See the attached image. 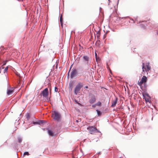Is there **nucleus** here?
Segmentation results:
<instances>
[{
	"label": "nucleus",
	"instance_id": "f257e3e1",
	"mask_svg": "<svg viewBox=\"0 0 158 158\" xmlns=\"http://www.w3.org/2000/svg\"><path fill=\"white\" fill-rule=\"evenodd\" d=\"M89 57L87 56H84L82 58V64L86 67L87 69H89Z\"/></svg>",
	"mask_w": 158,
	"mask_h": 158
},
{
	"label": "nucleus",
	"instance_id": "f03ea898",
	"mask_svg": "<svg viewBox=\"0 0 158 158\" xmlns=\"http://www.w3.org/2000/svg\"><path fill=\"white\" fill-rule=\"evenodd\" d=\"M89 132L91 134H94L95 133L98 132L100 133V131H98L95 126H89L87 128Z\"/></svg>",
	"mask_w": 158,
	"mask_h": 158
},
{
	"label": "nucleus",
	"instance_id": "7ed1b4c3",
	"mask_svg": "<svg viewBox=\"0 0 158 158\" xmlns=\"http://www.w3.org/2000/svg\"><path fill=\"white\" fill-rule=\"evenodd\" d=\"M143 72L145 73V72H148L151 69V66L149 65V63L148 62L146 64V65L144 63H143L142 68Z\"/></svg>",
	"mask_w": 158,
	"mask_h": 158
},
{
	"label": "nucleus",
	"instance_id": "20e7f679",
	"mask_svg": "<svg viewBox=\"0 0 158 158\" xmlns=\"http://www.w3.org/2000/svg\"><path fill=\"white\" fill-rule=\"evenodd\" d=\"M52 116L53 119L55 120L58 121L60 120V114L57 112L54 111L52 114Z\"/></svg>",
	"mask_w": 158,
	"mask_h": 158
},
{
	"label": "nucleus",
	"instance_id": "39448f33",
	"mask_svg": "<svg viewBox=\"0 0 158 158\" xmlns=\"http://www.w3.org/2000/svg\"><path fill=\"white\" fill-rule=\"evenodd\" d=\"M83 86V85L82 83L79 82L78 83V84L76 86L74 90V92L75 94L77 95L78 94Z\"/></svg>",
	"mask_w": 158,
	"mask_h": 158
},
{
	"label": "nucleus",
	"instance_id": "423d86ee",
	"mask_svg": "<svg viewBox=\"0 0 158 158\" xmlns=\"http://www.w3.org/2000/svg\"><path fill=\"white\" fill-rule=\"evenodd\" d=\"M40 95L43 96V97L47 98L48 95V89L47 88L44 89L40 93Z\"/></svg>",
	"mask_w": 158,
	"mask_h": 158
},
{
	"label": "nucleus",
	"instance_id": "0eeeda50",
	"mask_svg": "<svg viewBox=\"0 0 158 158\" xmlns=\"http://www.w3.org/2000/svg\"><path fill=\"white\" fill-rule=\"evenodd\" d=\"M147 80V77L145 76H143L141 79V80L139 82L138 81V84L139 86H141L143 83L146 82Z\"/></svg>",
	"mask_w": 158,
	"mask_h": 158
},
{
	"label": "nucleus",
	"instance_id": "6e6552de",
	"mask_svg": "<svg viewBox=\"0 0 158 158\" xmlns=\"http://www.w3.org/2000/svg\"><path fill=\"white\" fill-rule=\"evenodd\" d=\"M14 88H12L10 89H8L7 92V94L8 95H11L14 92Z\"/></svg>",
	"mask_w": 158,
	"mask_h": 158
},
{
	"label": "nucleus",
	"instance_id": "1a4fd4ad",
	"mask_svg": "<svg viewBox=\"0 0 158 158\" xmlns=\"http://www.w3.org/2000/svg\"><path fill=\"white\" fill-rule=\"evenodd\" d=\"M96 101V98L94 96H93L89 101V102L91 104L94 103Z\"/></svg>",
	"mask_w": 158,
	"mask_h": 158
},
{
	"label": "nucleus",
	"instance_id": "9d476101",
	"mask_svg": "<svg viewBox=\"0 0 158 158\" xmlns=\"http://www.w3.org/2000/svg\"><path fill=\"white\" fill-rule=\"evenodd\" d=\"M146 95L148 97H145L144 95V94H143V96L144 97L143 98L145 99L146 102H150L149 100L150 99V97L149 96V95L148 94H146Z\"/></svg>",
	"mask_w": 158,
	"mask_h": 158
},
{
	"label": "nucleus",
	"instance_id": "9b49d317",
	"mask_svg": "<svg viewBox=\"0 0 158 158\" xmlns=\"http://www.w3.org/2000/svg\"><path fill=\"white\" fill-rule=\"evenodd\" d=\"M77 71L76 69L73 70L71 72V77H74L77 74Z\"/></svg>",
	"mask_w": 158,
	"mask_h": 158
},
{
	"label": "nucleus",
	"instance_id": "f8f14e48",
	"mask_svg": "<svg viewBox=\"0 0 158 158\" xmlns=\"http://www.w3.org/2000/svg\"><path fill=\"white\" fill-rule=\"evenodd\" d=\"M118 101V98H116L115 100L114 101H113L111 105V107H114L117 103Z\"/></svg>",
	"mask_w": 158,
	"mask_h": 158
},
{
	"label": "nucleus",
	"instance_id": "ddd939ff",
	"mask_svg": "<svg viewBox=\"0 0 158 158\" xmlns=\"http://www.w3.org/2000/svg\"><path fill=\"white\" fill-rule=\"evenodd\" d=\"M60 23L61 25L62 26H63V18H62V15H61L60 17Z\"/></svg>",
	"mask_w": 158,
	"mask_h": 158
},
{
	"label": "nucleus",
	"instance_id": "4468645a",
	"mask_svg": "<svg viewBox=\"0 0 158 158\" xmlns=\"http://www.w3.org/2000/svg\"><path fill=\"white\" fill-rule=\"evenodd\" d=\"M48 133L49 135L51 136H53V134L52 131L51 130H49L48 131Z\"/></svg>",
	"mask_w": 158,
	"mask_h": 158
},
{
	"label": "nucleus",
	"instance_id": "2eb2a0df",
	"mask_svg": "<svg viewBox=\"0 0 158 158\" xmlns=\"http://www.w3.org/2000/svg\"><path fill=\"white\" fill-rule=\"evenodd\" d=\"M73 83H70L69 84V89H71V90H72V88L73 87Z\"/></svg>",
	"mask_w": 158,
	"mask_h": 158
},
{
	"label": "nucleus",
	"instance_id": "dca6fc26",
	"mask_svg": "<svg viewBox=\"0 0 158 158\" xmlns=\"http://www.w3.org/2000/svg\"><path fill=\"white\" fill-rule=\"evenodd\" d=\"M22 139L20 137H19L18 138V141L19 143H20L22 142Z\"/></svg>",
	"mask_w": 158,
	"mask_h": 158
},
{
	"label": "nucleus",
	"instance_id": "f3484780",
	"mask_svg": "<svg viewBox=\"0 0 158 158\" xmlns=\"http://www.w3.org/2000/svg\"><path fill=\"white\" fill-rule=\"evenodd\" d=\"M96 111L98 116H99L101 114V113L100 111L98 110H97Z\"/></svg>",
	"mask_w": 158,
	"mask_h": 158
},
{
	"label": "nucleus",
	"instance_id": "a211bd4d",
	"mask_svg": "<svg viewBox=\"0 0 158 158\" xmlns=\"http://www.w3.org/2000/svg\"><path fill=\"white\" fill-rule=\"evenodd\" d=\"M101 102H98L96 104V105H97V106H101Z\"/></svg>",
	"mask_w": 158,
	"mask_h": 158
},
{
	"label": "nucleus",
	"instance_id": "6ab92c4d",
	"mask_svg": "<svg viewBox=\"0 0 158 158\" xmlns=\"http://www.w3.org/2000/svg\"><path fill=\"white\" fill-rule=\"evenodd\" d=\"M23 155H27L28 156V155H29V154L28 152H24Z\"/></svg>",
	"mask_w": 158,
	"mask_h": 158
},
{
	"label": "nucleus",
	"instance_id": "aec40b11",
	"mask_svg": "<svg viewBox=\"0 0 158 158\" xmlns=\"http://www.w3.org/2000/svg\"><path fill=\"white\" fill-rule=\"evenodd\" d=\"M26 118L27 120H29L30 118V116L29 114H27L26 116Z\"/></svg>",
	"mask_w": 158,
	"mask_h": 158
},
{
	"label": "nucleus",
	"instance_id": "412c9836",
	"mask_svg": "<svg viewBox=\"0 0 158 158\" xmlns=\"http://www.w3.org/2000/svg\"><path fill=\"white\" fill-rule=\"evenodd\" d=\"M44 122H45V121L44 120H41L39 122V124H43Z\"/></svg>",
	"mask_w": 158,
	"mask_h": 158
},
{
	"label": "nucleus",
	"instance_id": "4be33fe9",
	"mask_svg": "<svg viewBox=\"0 0 158 158\" xmlns=\"http://www.w3.org/2000/svg\"><path fill=\"white\" fill-rule=\"evenodd\" d=\"M58 88L56 87H55V91L56 92H57L58 91Z\"/></svg>",
	"mask_w": 158,
	"mask_h": 158
},
{
	"label": "nucleus",
	"instance_id": "5701e85b",
	"mask_svg": "<svg viewBox=\"0 0 158 158\" xmlns=\"http://www.w3.org/2000/svg\"><path fill=\"white\" fill-rule=\"evenodd\" d=\"M16 75L18 76H20V74L17 72L15 73Z\"/></svg>",
	"mask_w": 158,
	"mask_h": 158
},
{
	"label": "nucleus",
	"instance_id": "b1692460",
	"mask_svg": "<svg viewBox=\"0 0 158 158\" xmlns=\"http://www.w3.org/2000/svg\"><path fill=\"white\" fill-rule=\"evenodd\" d=\"M8 68V67H6L5 68V69H4L5 72H7V71Z\"/></svg>",
	"mask_w": 158,
	"mask_h": 158
},
{
	"label": "nucleus",
	"instance_id": "393cba45",
	"mask_svg": "<svg viewBox=\"0 0 158 158\" xmlns=\"http://www.w3.org/2000/svg\"><path fill=\"white\" fill-rule=\"evenodd\" d=\"M85 88L86 89H87L88 88V86H85Z\"/></svg>",
	"mask_w": 158,
	"mask_h": 158
},
{
	"label": "nucleus",
	"instance_id": "a878e982",
	"mask_svg": "<svg viewBox=\"0 0 158 158\" xmlns=\"http://www.w3.org/2000/svg\"><path fill=\"white\" fill-rule=\"evenodd\" d=\"M96 61H97V60H98V59H97V56H96Z\"/></svg>",
	"mask_w": 158,
	"mask_h": 158
},
{
	"label": "nucleus",
	"instance_id": "bb28decb",
	"mask_svg": "<svg viewBox=\"0 0 158 158\" xmlns=\"http://www.w3.org/2000/svg\"><path fill=\"white\" fill-rule=\"evenodd\" d=\"M5 64H6V63H4V64H3V65H5Z\"/></svg>",
	"mask_w": 158,
	"mask_h": 158
},
{
	"label": "nucleus",
	"instance_id": "cd10ccee",
	"mask_svg": "<svg viewBox=\"0 0 158 158\" xmlns=\"http://www.w3.org/2000/svg\"><path fill=\"white\" fill-rule=\"evenodd\" d=\"M95 56H96V57L97 56V54L96 53H95Z\"/></svg>",
	"mask_w": 158,
	"mask_h": 158
},
{
	"label": "nucleus",
	"instance_id": "c85d7f7f",
	"mask_svg": "<svg viewBox=\"0 0 158 158\" xmlns=\"http://www.w3.org/2000/svg\"><path fill=\"white\" fill-rule=\"evenodd\" d=\"M1 70L0 69V73H1Z\"/></svg>",
	"mask_w": 158,
	"mask_h": 158
},
{
	"label": "nucleus",
	"instance_id": "c756f323",
	"mask_svg": "<svg viewBox=\"0 0 158 158\" xmlns=\"http://www.w3.org/2000/svg\"><path fill=\"white\" fill-rule=\"evenodd\" d=\"M36 123V122H34V123L35 124V123Z\"/></svg>",
	"mask_w": 158,
	"mask_h": 158
},
{
	"label": "nucleus",
	"instance_id": "7c9ffc66",
	"mask_svg": "<svg viewBox=\"0 0 158 158\" xmlns=\"http://www.w3.org/2000/svg\"><path fill=\"white\" fill-rule=\"evenodd\" d=\"M157 35H158V31L157 32Z\"/></svg>",
	"mask_w": 158,
	"mask_h": 158
}]
</instances>
